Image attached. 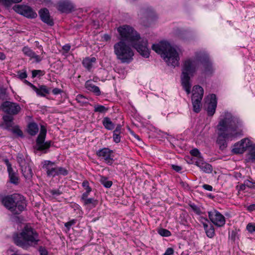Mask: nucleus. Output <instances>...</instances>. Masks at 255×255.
Masks as SVG:
<instances>
[{
	"mask_svg": "<svg viewBox=\"0 0 255 255\" xmlns=\"http://www.w3.org/2000/svg\"><path fill=\"white\" fill-rule=\"evenodd\" d=\"M121 36L120 40L114 45V52L117 59L122 63H130L133 59L134 52L126 43H129L132 47L143 57L147 58L150 50L146 39L141 38L140 35L134 29L128 25H123L118 28Z\"/></svg>",
	"mask_w": 255,
	"mask_h": 255,
	"instance_id": "obj_1",
	"label": "nucleus"
},
{
	"mask_svg": "<svg viewBox=\"0 0 255 255\" xmlns=\"http://www.w3.org/2000/svg\"><path fill=\"white\" fill-rule=\"evenodd\" d=\"M217 126L218 137L216 142L221 150L227 147V139H232L237 136L236 132L240 125L239 119L229 112H225Z\"/></svg>",
	"mask_w": 255,
	"mask_h": 255,
	"instance_id": "obj_2",
	"label": "nucleus"
},
{
	"mask_svg": "<svg viewBox=\"0 0 255 255\" xmlns=\"http://www.w3.org/2000/svg\"><path fill=\"white\" fill-rule=\"evenodd\" d=\"M152 49L160 55L168 66L175 67L179 65V54L168 42L162 41L157 44H153Z\"/></svg>",
	"mask_w": 255,
	"mask_h": 255,
	"instance_id": "obj_3",
	"label": "nucleus"
},
{
	"mask_svg": "<svg viewBox=\"0 0 255 255\" xmlns=\"http://www.w3.org/2000/svg\"><path fill=\"white\" fill-rule=\"evenodd\" d=\"M14 243L24 249L38 244L39 241L38 233L31 227L25 226L21 232L13 237Z\"/></svg>",
	"mask_w": 255,
	"mask_h": 255,
	"instance_id": "obj_4",
	"label": "nucleus"
},
{
	"mask_svg": "<svg viewBox=\"0 0 255 255\" xmlns=\"http://www.w3.org/2000/svg\"><path fill=\"white\" fill-rule=\"evenodd\" d=\"M2 204L14 215H19L24 211L27 206L26 201L23 196L13 194L2 197Z\"/></svg>",
	"mask_w": 255,
	"mask_h": 255,
	"instance_id": "obj_5",
	"label": "nucleus"
},
{
	"mask_svg": "<svg viewBox=\"0 0 255 255\" xmlns=\"http://www.w3.org/2000/svg\"><path fill=\"white\" fill-rule=\"evenodd\" d=\"M46 133V128L43 125H41L39 134L36 139V144L33 147L35 150L42 151L43 153L47 152L52 143V141L51 140L45 142Z\"/></svg>",
	"mask_w": 255,
	"mask_h": 255,
	"instance_id": "obj_6",
	"label": "nucleus"
},
{
	"mask_svg": "<svg viewBox=\"0 0 255 255\" xmlns=\"http://www.w3.org/2000/svg\"><path fill=\"white\" fill-rule=\"evenodd\" d=\"M195 56L196 59L200 61L203 65V73L206 75H211L214 69L209 55L206 53L200 52H197Z\"/></svg>",
	"mask_w": 255,
	"mask_h": 255,
	"instance_id": "obj_7",
	"label": "nucleus"
},
{
	"mask_svg": "<svg viewBox=\"0 0 255 255\" xmlns=\"http://www.w3.org/2000/svg\"><path fill=\"white\" fill-rule=\"evenodd\" d=\"M195 70V60L191 59L185 60L182 69L181 80H190Z\"/></svg>",
	"mask_w": 255,
	"mask_h": 255,
	"instance_id": "obj_8",
	"label": "nucleus"
},
{
	"mask_svg": "<svg viewBox=\"0 0 255 255\" xmlns=\"http://www.w3.org/2000/svg\"><path fill=\"white\" fill-rule=\"evenodd\" d=\"M0 109L4 113L10 115H16L21 110L18 104L8 101L3 102L0 106Z\"/></svg>",
	"mask_w": 255,
	"mask_h": 255,
	"instance_id": "obj_9",
	"label": "nucleus"
},
{
	"mask_svg": "<svg viewBox=\"0 0 255 255\" xmlns=\"http://www.w3.org/2000/svg\"><path fill=\"white\" fill-rule=\"evenodd\" d=\"M210 221L218 227H222L226 223L225 217L216 210H213L208 212Z\"/></svg>",
	"mask_w": 255,
	"mask_h": 255,
	"instance_id": "obj_10",
	"label": "nucleus"
},
{
	"mask_svg": "<svg viewBox=\"0 0 255 255\" xmlns=\"http://www.w3.org/2000/svg\"><path fill=\"white\" fill-rule=\"evenodd\" d=\"M252 145L250 140L248 138H245L234 144L232 152L235 154H242Z\"/></svg>",
	"mask_w": 255,
	"mask_h": 255,
	"instance_id": "obj_11",
	"label": "nucleus"
},
{
	"mask_svg": "<svg viewBox=\"0 0 255 255\" xmlns=\"http://www.w3.org/2000/svg\"><path fill=\"white\" fill-rule=\"evenodd\" d=\"M13 9L17 13L27 18H34L37 15V13L29 6L16 5Z\"/></svg>",
	"mask_w": 255,
	"mask_h": 255,
	"instance_id": "obj_12",
	"label": "nucleus"
},
{
	"mask_svg": "<svg viewBox=\"0 0 255 255\" xmlns=\"http://www.w3.org/2000/svg\"><path fill=\"white\" fill-rule=\"evenodd\" d=\"M42 167L46 170L47 176L54 177L57 176L58 166H55L54 162L45 160Z\"/></svg>",
	"mask_w": 255,
	"mask_h": 255,
	"instance_id": "obj_13",
	"label": "nucleus"
},
{
	"mask_svg": "<svg viewBox=\"0 0 255 255\" xmlns=\"http://www.w3.org/2000/svg\"><path fill=\"white\" fill-rule=\"evenodd\" d=\"M74 8L73 4L70 0H60L57 6V9L62 13H70Z\"/></svg>",
	"mask_w": 255,
	"mask_h": 255,
	"instance_id": "obj_14",
	"label": "nucleus"
},
{
	"mask_svg": "<svg viewBox=\"0 0 255 255\" xmlns=\"http://www.w3.org/2000/svg\"><path fill=\"white\" fill-rule=\"evenodd\" d=\"M200 221L203 226L207 236L209 238H212L215 235L213 225L206 218L201 217Z\"/></svg>",
	"mask_w": 255,
	"mask_h": 255,
	"instance_id": "obj_15",
	"label": "nucleus"
},
{
	"mask_svg": "<svg viewBox=\"0 0 255 255\" xmlns=\"http://www.w3.org/2000/svg\"><path fill=\"white\" fill-rule=\"evenodd\" d=\"M192 96V103L201 104L204 95V90L203 88L199 85H195L193 87Z\"/></svg>",
	"mask_w": 255,
	"mask_h": 255,
	"instance_id": "obj_16",
	"label": "nucleus"
},
{
	"mask_svg": "<svg viewBox=\"0 0 255 255\" xmlns=\"http://www.w3.org/2000/svg\"><path fill=\"white\" fill-rule=\"evenodd\" d=\"M113 151L108 148H103L97 151V155L99 157H102L105 161L109 165H112L113 163L114 160L112 157V154Z\"/></svg>",
	"mask_w": 255,
	"mask_h": 255,
	"instance_id": "obj_17",
	"label": "nucleus"
},
{
	"mask_svg": "<svg viewBox=\"0 0 255 255\" xmlns=\"http://www.w3.org/2000/svg\"><path fill=\"white\" fill-rule=\"evenodd\" d=\"M38 14L41 20L44 23L49 26H53L54 25L53 20L51 18L49 11L47 8H43L40 9L38 11Z\"/></svg>",
	"mask_w": 255,
	"mask_h": 255,
	"instance_id": "obj_18",
	"label": "nucleus"
},
{
	"mask_svg": "<svg viewBox=\"0 0 255 255\" xmlns=\"http://www.w3.org/2000/svg\"><path fill=\"white\" fill-rule=\"evenodd\" d=\"M217 101L215 94H212L210 95V102L208 103L207 108V112L209 116H213L215 113L217 108Z\"/></svg>",
	"mask_w": 255,
	"mask_h": 255,
	"instance_id": "obj_19",
	"label": "nucleus"
},
{
	"mask_svg": "<svg viewBox=\"0 0 255 255\" xmlns=\"http://www.w3.org/2000/svg\"><path fill=\"white\" fill-rule=\"evenodd\" d=\"M195 162V164L199 167L203 172L207 173L212 172L213 170L212 165L204 162L202 158H199Z\"/></svg>",
	"mask_w": 255,
	"mask_h": 255,
	"instance_id": "obj_20",
	"label": "nucleus"
},
{
	"mask_svg": "<svg viewBox=\"0 0 255 255\" xmlns=\"http://www.w3.org/2000/svg\"><path fill=\"white\" fill-rule=\"evenodd\" d=\"M21 171L23 176H24L25 180L27 182L31 181L33 177V172L30 167L29 163L26 164L24 166L20 167Z\"/></svg>",
	"mask_w": 255,
	"mask_h": 255,
	"instance_id": "obj_21",
	"label": "nucleus"
},
{
	"mask_svg": "<svg viewBox=\"0 0 255 255\" xmlns=\"http://www.w3.org/2000/svg\"><path fill=\"white\" fill-rule=\"evenodd\" d=\"M51 90V88L48 87L46 85H39L36 89V93L38 96L45 97L46 95L50 93Z\"/></svg>",
	"mask_w": 255,
	"mask_h": 255,
	"instance_id": "obj_22",
	"label": "nucleus"
},
{
	"mask_svg": "<svg viewBox=\"0 0 255 255\" xmlns=\"http://www.w3.org/2000/svg\"><path fill=\"white\" fill-rule=\"evenodd\" d=\"M96 62V58L95 57H88L83 59L82 64L86 69L90 70Z\"/></svg>",
	"mask_w": 255,
	"mask_h": 255,
	"instance_id": "obj_23",
	"label": "nucleus"
},
{
	"mask_svg": "<svg viewBox=\"0 0 255 255\" xmlns=\"http://www.w3.org/2000/svg\"><path fill=\"white\" fill-rule=\"evenodd\" d=\"M85 88L90 92L94 93L96 96L101 95L99 88L91 83V81H86L85 84Z\"/></svg>",
	"mask_w": 255,
	"mask_h": 255,
	"instance_id": "obj_24",
	"label": "nucleus"
},
{
	"mask_svg": "<svg viewBox=\"0 0 255 255\" xmlns=\"http://www.w3.org/2000/svg\"><path fill=\"white\" fill-rule=\"evenodd\" d=\"M9 182L14 185H17L19 183V177L16 172H15L13 169L7 171Z\"/></svg>",
	"mask_w": 255,
	"mask_h": 255,
	"instance_id": "obj_25",
	"label": "nucleus"
},
{
	"mask_svg": "<svg viewBox=\"0 0 255 255\" xmlns=\"http://www.w3.org/2000/svg\"><path fill=\"white\" fill-rule=\"evenodd\" d=\"M39 128L36 123L31 122L27 126V132L31 136L36 135L38 132Z\"/></svg>",
	"mask_w": 255,
	"mask_h": 255,
	"instance_id": "obj_26",
	"label": "nucleus"
},
{
	"mask_svg": "<svg viewBox=\"0 0 255 255\" xmlns=\"http://www.w3.org/2000/svg\"><path fill=\"white\" fill-rule=\"evenodd\" d=\"M83 206L87 207L90 209L95 208L98 203V201L93 198H88L82 201Z\"/></svg>",
	"mask_w": 255,
	"mask_h": 255,
	"instance_id": "obj_27",
	"label": "nucleus"
},
{
	"mask_svg": "<svg viewBox=\"0 0 255 255\" xmlns=\"http://www.w3.org/2000/svg\"><path fill=\"white\" fill-rule=\"evenodd\" d=\"M103 126L108 130H112L115 128L114 124L111 121V119L108 117L104 118L102 122Z\"/></svg>",
	"mask_w": 255,
	"mask_h": 255,
	"instance_id": "obj_28",
	"label": "nucleus"
},
{
	"mask_svg": "<svg viewBox=\"0 0 255 255\" xmlns=\"http://www.w3.org/2000/svg\"><path fill=\"white\" fill-rule=\"evenodd\" d=\"M76 100L81 106H85L89 104L88 98L83 95H78L76 96Z\"/></svg>",
	"mask_w": 255,
	"mask_h": 255,
	"instance_id": "obj_29",
	"label": "nucleus"
},
{
	"mask_svg": "<svg viewBox=\"0 0 255 255\" xmlns=\"http://www.w3.org/2000/svg\"><path fill=\"white\" fill-rule=\"evenodd\" d=\"M16 160L20 167L24 166L26 164L29 163V161H26L22 153H18L17 155Z\"/></svg>",
	"mask_w": 255,
	"mask_h": 255,
	"instance_id": "obj_30",
	"label": "nucleus"
},
{
	"mask_svg": "<svg viewBox=\"0 0 255 255\" xmlns=\"http://www.w3.org/2000/svg\"><path fill=\"white\" fill-rule=\"evenodd\" d=\"M100 181L101 183L105 188H110L113 184V182L112 181L108 180L107 177H106L105 176H101Z\"/></svg>",
	"mask_w": 255,
	"mask_h": 255,
	"instance_id": "obj_31",
	"label": "nucleus"
},
{
	"mask_svg": "<svg viewBox=\"0 0 255 255\" xmlns=\"http://www.w3.org/2000/svg\"><path fill=\"white\" fill-rule=\"evenodd\" d=\"M181 85L183 89L186 91L187 94L191 92V84L190 81H182Z\"/></svg>",
	"mask_w": 255,
	"mask_h": 255,
	"instance_id": "obj_32",
	"label": "nucleus"
},
{
	"mask_svg": "<svg viewBox=\"0 0 255 255\" xmlns=\"http://www.w3.org/2000/svg\"><path fill=\"white\" fill-rule=\"evenodd\" d=\"M108 110V108L104 106L96 105L94 106V112L96 113H105Z\"/></svg>",
	"mask_w": 255,
	"mask_h": 255,
	"instance_id": "obj_33",
	"label": "nucleus"
},
{
	"mask_svg": "<svg viewBox=\"0 0 255 255\" xmlns=\"http://www.w3.org/2000/svg\"><path fill=\"white\" fill-rule=\"evenodd\" d=\"M22 51L25 55L30 58L35 55V52L28 46H24Z\"/></svg>",
	"mask_w": 255,
	"mask_h": 255,
	"instance_id": "obj_34",
	"label": "nucleus"
},
{
	"mask_svg": "<svg viewBox=\"0 0 255 255\" xmlns=\"http://www.w3.org/2000/svg\"><path fill=\"white\" fill-rule=\"evenodd\" d=\"M188 205L189 207L192 209V211L196 214L198 215L201 214L202 212L199 207L192 203H190Z\"/></svg>",
	"mask_w": 255,
	"mask_h": 255,
	"instance_id": "obj_35",
	"label": "nucleus"
},
{
	"mask_svg": "<svg viewBox=\"0 0 255 255\" xmlns=\"http://www.w3.org/2000/svg\"><path fill=\"white\" fill-rule=\"evenodd\" d=\"M57 176H66L68 174V171L65 168L63 167H57Z\"/></svg>",
	"mask_w": 255,
	"mask_h": 255,
	"instance_id": "obj_36",
	"label": "nucleus"
},
{
	"mask_svg": "<svg viewBox=\"0 0 255 255\" xmlns=\"http://www.w3.org/2000/svg\"><path fill=\"white\" fill-rule=\"evenodd\" d=\"M158 233L162 237H169L171 235L169 230L163 228L158 230Z\"/></svg>",
	"mask_w": 255,
	"mask_h": 255,
	"instance_id": "obj_37",
	"label": "nucleus"
},
{
	"mask_svg": "<svg viewBox=\"0 0 255 255\" xmlns=\"http://www.w3.org/2000/svg\"><path fill=\"white\" fill-rule=\"evenodd\" d=\"M44 74L43 71L40 70H33L32 71V78H34L37 77L40 78L41 76H43Z\"/></svg>",
	"mask_w": 255,
	"mask_h": 255,
	"instance_id": "obj_38",
	"label": "nucleus"
},
{
	"mask_svg": "<svg viewBox=\"0 0 255 255\" xmlns=\"http://www.w3.org/2000/svg\"><path fill=\"white\" fill-rule=\"evenodd\" d=\"M61 187L60 186L58 189L50 190V193L54 196H58L62 194V191L60 190Z\"/></svg>",
	"mask_w": 255,
	"mask_h": 255,
	"instance_id": "obj_39",
	"label": "nucleus"
},
{
	"mask_svg": "<svg viewBox=\"0 0 255 255\" xmlns=\"http://www.w3.org/2000/svg\"><path fill=\"white\" fill-rule=\"evenodd\" d=\"M121 132H116V131H113V140L114 141L118 143L121 141Z\"/></svg>",
	"mask_w": 255,
	"mask_h": 255,
	"instance_id": "obj_40",
	"label": "nucleus"
},
{
	"mask_svg": "<svg viewBox=\"0 0 255 255\" xmlns=\"http://www.w3.org/2000/svg\"><path fill=\"white\" fill-rule=\"evenodd\" d=\"M17 78L20 79H23L27 78V73L25 70H21L17 72Z\"/></svg>",
	"mask_w": 255,
	"mask_h": 255,
	"instance_id": "obj_41",
	"label": "nucleus"
},
{
	"mask_svg": "<svg viewBox=\"0 0 255 255\" xmlns=\"http://www.w3.org/2000/svg\"><path fill=\"white\" fill-rule=\"evenodd\" d=\"M193 105V110L194 112L198 113L201 111V104L192 103Z\"/></svg>",
	"mask_w": 255,
	"mask_h": 255,
	"instance_id": "obj_42",
	"label": "nucleus"
},
{
	"mask_svg": "<svg viewBox=\"0 0 255 255\" xmlns=\"http://www.w3.org/2000/svg\"><path fill=\"white\" fill-rule=\"evenodd\" d=\"M13 133L16 134L18 136L23 137V134L22 130L20 129L18 127H15L12 129Z\"/></svg>",
	"mask_w": 255,
	"mask_h": 255,
	"instance_id": "obj_43",
	"label": "nucleus"
},
{
	"mask_svg": "<svg viewBox=\"0 0 255 255\" xmlns=\"http://www.w3.org/2000/svg\"><path fill=\"white\" fill-rule=\"evenodd\" d=\"M13 115H10L7 114V115H5L3 116V120L4 123L8 122L10 123V122H13V118L12 117Z\"/></svg>",
	"mask_w": 255,
	"mask_h": 255,
	"instance_id": "obj_44",
	"label": "nucleus"
},
{
	"mask_svg": "<svg viewBox=\"0 0 255 255\" xmlns=\"http://www.w3.org/2000/svg\"><path fill=\"white\" fill-rule=\"evenodd\" d=\"M190 153L192 155L195 157H198L199 158H201L200 157L201 153L199 150L197 148H194L191 150Z\"/></svg>",
	"mask_w": 255,
	"mask_h": 255,
	"instance_id": "obj_45",
	"label": "nucleus"
},
{
	"mask_svg": "<svg viewBox=\"0 0 255 255\" xmlns=\"http://www.w3.org/2000/svg\"><path fill=\"white\" fill-rule=\"evenodd\" d=\"M247 230L251 233L255 232V224L249 223L247 226Z\"/></svg>",
	"mask_w": 255,
	"mask_h": 255,
	"instance_id": "obj_46",
	"label": "nucleus"
},
{
	"mask_svg": "<svg viewBox=\"0 0 255 255\" xmlns=\"http://www.w3.org/2000/svg\"><path fill=\"white\" fill-rule=\"evenodd\" d=\"M22 0H4V5L10 6L12 3H16L21 2Z\"/></svg>",
	"mask_w": 255,
	"mask_h": 255,
	"instance_id": "obj_47",
	"label": "nucleus"
},
{
	"mask_svg": "<svg viewBox=\"0 0 255 255\" xmlns=\"http://www.w3.org/2000/svg\"><path fill=\"white\" fill-rule=\"evenodd\" d=\"M76 223V219H73L67 223H65L64 224L65 227L67 228L68 229H69L70 227L74 225Z\"/></svg>",
	"mask_w": 255,
	"mask_h": 255,
	"instance_id": "obj_48",
	"label": "nucleus"
},
{
	"mask_svg": "<svg viewBox=\"0 0 255 255\" xmlns=\"http://www.w3.org/2000/svg\"><path fill=\"white\" fill-rule=\"evenodd\" d=\"M250 159L252 160H255V145L253 146L250 152Z\"/></svg>",
	"mask_w": 255,
	"mask_h": 255,
	"instance_id": "obj_49",
	"label": "nucleus"
},
{
	"mask_svg": "<svg viewBox=\"0 0 255 255\" xmlns=\"http://www.w3.org/2000/svg\"><path fill=\"white\" fill-rule=\"evenodd\" d=\"M39 252L40 255H48V252L45 248L40 246L39 248Z\"/></svg>",
	"mask_w": 255,
	"mask_h": 255,
	"instance_id": "obj_50",
	"label": "nucleus"
},
{
	"mask_svg": "<svg viewBox=\"0 0 255 255\" xmlns=\"http://www.w3.org/2000/svg\"><path fill=\"white\" fill-rule=\"evenodd\" d=\"M244 182L246 186H247L248 187L251 189H253L254 187V182L251 181L249 180H246Z\"/></svg>",
	"mask_w": 255,
	"mask_h": 255,
	"instance_id": "obj_51",
	"label": "nucleus"
},
{
	"mask_svg": "<svg viewBox=\"0 0 255 255\" xmlns=\"http://www.w3.org/2000/svg\"><path fill=\"white\" fill-rule=\"evenodd\" d=\"M51 91L52 93L54 95L60 94L63 92V91L62 89L57 88H54Z\"/></svg>",
	"mask_w": 255,
	"mask_h": 255,
	"instance_id": "obj_52",
	"label": "nucleus"
},
{
	"mask_svg": "<svg viewBox=\"0 0 255 255\" xmlns=\"http://www.w3.org/2000/svg\"><path fill=\"white\" fill-rule=\"evenodd\" d=\"M174 253V250L171 248H168L166 250L163 255H172Z\"/></svg>",
	"mask_w": 255,
	"mask_h": 255,
	"instance_id": "obj_53",
	"label": "nucleus"
},
{
	"mask_svg": "<svg viewBox=\"0 0 255 255\" xmlns=\"http://www.w3.org/2000/svg\"><path fill=\"white\" fill-rule=\"evenodd\" d=\"M24 82L26 85L30 86L36 92V89H37L38 87H36L34 85L30 83L28 81H24Z\"/></svg>",
	"mask_w": 255,
	"mask_h": 255,
	"instance_id": "obj_54",
	"label": "nucleus"
},
{
	"mask_svg": "<svg viewBox=\"0 0 255 255\" xmlns=\"http://www.w3.org/2000/svg\"><path fill=\"white\" fill-rule=\"evenodd\" d=\"M24 82L26 85L30 86L36 92V89H37L38 87H36L34 85L30 83L28 81H24Z\"/></svg>",
	"mask_w": 255,
	"mask_h": 255,
	"instance_id": "obj_55",
	"label": "nucleus"
},
{
	"mask_svg": "<svg viewBox=\"0 0 255 255\" xmlns=\"http://www.w3.org/2000/svg\"><path fill=\"white\" fill-rule=\"evenodd\" d=\"M6 94V89L0 87V97H5Z\"/></svg>",
	"mask_w": 255,
	"mask_h": 255,
	"instance_id": "obj_56",
	"label": "nucleus"
},
{
	"mask_svg": "<svg viewBox=\"0 0 255 255\" xmlns=\"http://www.w3.org/2000/svg\"><path fill=\"white\" fill-rule=\"evenodd\" d=\"M171 167L173 170L178 172H180L182 169L181 166L174 164H172Z\"/></svg>",
	"mask_w": 255,
	"mask_h": 255,
	"instance_id": "obj_57",
	"label": "nucleus"
},
{
	"mask_svg": "<svg viewBox=\"0 0 255 255\" xmlns=\"http://www.w3.org/2000/svg\"><path fill=\"white\" fill-rule=\"evenodd\" d=\"M5 164H6L7 168V171L10 170L12 169L11 163L9 162L7 159H5L4 160Z\"/></svg>",
	"mask_w": 255,
	"mask_h": 255,
	"instance_id": "obj_58",
	"label": "nucleus"
},
{
	"mask_svg": "<svg viewBox=\"0 0 255 255\" xmlns=\"http://www.w3.org/2000/svg\"><path fill=\"white\" fill-rule=\"evenodd\" d=\"M89 194L90 193H87V192L83 193L81 197V201L82 202L83 201L85 200V199L88 198Z\"/></svg>",
	"mask_w": 255,
	"mask_h": 255,
	"instance_id": "obj_59",
	"label": "nucleus"
},
{
	"mask_svg": "<svg viewBox=\"0 0 255 255\" xmlns=\"http://www.w3.org/2000/svg\"><path fill=\"white\" fill-rule=\"evenodd\" d=\"M202 187L204 189L208 191H212L213 190V187L208 184H204Z\"/></svg>",
	"mask_w": 255,
	"mask_h": 255,
	"instance_id": "obj_60",
	"label": "nucleus"
},
{
	"mask_svg": "<svg viewBox=\"0 0 255 255\" xmlns=\"http://www.w3.org/2000/svg\"><path fill=\"white\" fill-rule=\"evenodd\" d=\"M31 58H34L35 59V61L36 62H39L42 60V58L40 57V56L36 55L35 53V55L32 57Z\"/></svg>",
	"mask_w": 255,
	"mask_h": 255,
	"instance_id": "obj_61",
	"label": "nucleus"
},
{
	"mask_svg": "<svg viewBox=\"0 0 255 255\" xmlns=\"http://www.w3.org/2000/svg\"><path fill=\"white\" fill-rule=\"evenodd\" d=\"M70 48L71 46L69 44H66L63 46L62 49L66 52H68L70 50Z\"/></svg>",
	"mask_w": 255,
	"mask_h": 255,
	"instance_id": "obj_62",
	"label": "nucleus"
},
{
	"mask_svg": "<svg viewBox=\"0 0 255 255\" xmlns=\"http://www.w3.org/2000/svg\"><path fill=\"white\" fill-rule=\"evenodd\" d=\"M247 209L250 212L255 211V204L250 205L248 207Z\"/></svg>",
	"mask_w": 255,
	"mask_h": 255,
	"instance_id": "obj_63",
	"label": "nucleus"
},
{
	"mask_svg": "<svg viewBox=\"0 0 255 255\" xmlns=\"http://www.w3.org/2000/svg\"><path fill=\"white\" fill-rule=\"evenodd\" d=\"M121 128L122 126L121 125H118L116 128V129L114 130V131H116V132H121Z\"/></svg>",
	"mask_w": 255,
	"mask_h": 255,
	"instance_id": "obj_64",
	"label": "nucleus"
}]
</instances>
